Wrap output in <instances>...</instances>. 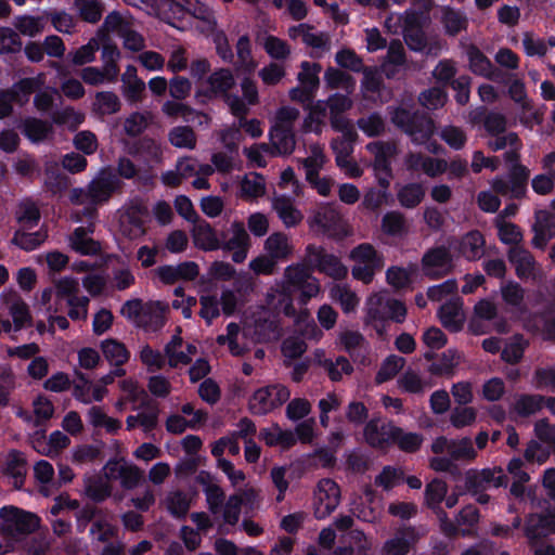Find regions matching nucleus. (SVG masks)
Returning a JSON list of instances; mask_svg holds the SVG:
<instances>
[{
	"label": "nucleus",
	"instance_id": "60",
	"mask_svg": "<svg viewBox=\"0 0 555 555\" xmlns=\"http://www.w3.org/2000/svg\"><path fill=\"white\" fill-rule=\"evenodd\" d=\"M321 66L317 63L302 62L300 64V72L297 75V79L300 86L309 88L315 92L319 88V74Z\"/></svg>",
	"mask_w": 555,
	"mask_h": 555
},
{
	"label": "nucleus",
	"instance_id": "35",
	"mask_svg": "<svg viewBox=\"0 0 555 555\" xmlns=\"http://www.w3.org/2000/svg\"><path fill=\"white\" fill-rule=\"evenodd\" d=\"M260 438L270 447L288 449L296 443L294 431L284 430L279 425H271L260 430Z\"/></svg>",
	"mask_w": 555,
	"mask_h": 555
},
{
	"label": "nucleus",
	"instance_id": "59",
	"mask_svg": "<svg viewBox=\"0 0 555 555\" xmlns=\"http://www.w3.org/2000/svg\"><path fill=\"white\" fill-rule=\"evenodd\" d=\"M261 44L269 56L275 60H286L292 52L287 42L275 36H264Z\"/></svg>",
	"mask_w": 555,
	"mask_h": 555
},
{
	"label": "nucleus",
	"instance_id": "63",
	"mask_svg": "<svg viewBox=\"0 0 555 555\" xmlns=\"http://www.w3.org/2000/svg\"><path fill=\"white\" fill-rule=\"evenodd\" d=\"M552 451L553 449L538 440H531L526 447L524 457L528 463L542 465L548 460Z\"/></svg>",
	"mask_w": 555,
	"mask_h": 555
},
{
	"label": "nucleus",
	"instance_id": "5",
	"mask_svg": "<svg viewBox=\"0 0 555 555\" xmlns=\"http://www.w3.org/2000/svg\"><path fill=\"white\" fill-rule=\"evenodd\" d=\"M119 188V180L117 177L105 170L100 173L90 182L88 190L74 189L70 193V201L73 204H98L108 199L111 194Z\"/></svg>",
	"mask_w": 555,
	"mask_h": 555
},
{
	"label": "nucleus",
	"instance_id": "6",
	"mask_svg": "<svg viewBox=\"0 0 555 555\" xmlns=\"http://www.w3.org/2000/svg\"><path fill=\"white\" fill-rule=\"evenodd\" d=\"M307 222L313 232L333 237L341 238L352 232L337 210L330 205H323L314 209L308 217Z\"/></svg>",
	"mask_w": 555,
	"mask_h": 555
},
{
	"label": "nucleus",
	"instance_id": "34",
	"mask_svg": "<svg viewBox=\"0 0 555 555\" xmlns=\"http://www.w3.org/2000/svg\"><path fill=\"white\" fill-rule=\"evenodd\" d=\"M186 351L183 350V341L180 336H173L171 341L166 346V354L170 366L177 367L188 364L193 356L196 354V347L186 345Z\"/></svg>",
	"mask_w": 555,
	"mask_h": 555
},
{
	"label": "nucleus",
	"instance_id": "17",
	"mask_svg": "<svg viewBox=\"0 0 555 555\" xmlns=\"http://www.w3.org/2000/svg\"><path fill=\"white\" fill-rule=\"evenodd\" d=\"M431 449L436 454L447 452L453 461L467 462L474 460L477 455L469 438L448 440L444 437H439L433 442Z\"/></svg>",
	"mask_w": 555,
	"mask_h": 555
},
{
	"label": "nucleus",
	"instance_id": "57",
	"mask_svg": "<svg viewBox=\"0 0 555 555\" xmlns=\"http://www.w3.org/2000/svg\"><path fill=\"white\" fill-rule=\"evenodd\" d=\"M326 162L323 150L318 144H312L309 150V156L301 160L306 172V179H312L313 176L319 173Z\"/></svg>",
	"mask_w": 555,
	"mask_h": 555
},
{
	"label": "nucleus",
	"instance_id": "49",
	"mask_svg": "<svg viewBox=\"0 0 555 555\" xmlns=\"http://www.w3.org/2000/svg\"><path fill=\"white\" fill-rule=\"evenodd\" d=\"M118 72L117 65H104L103 69L86 67L81 72V78L86 83L100 85L105 81H115Z\"/></svg>",
	"mask_w": 555,
	"mask_h": 555
},
{
	"label": "nucleus",
	"instance_id": "20",
	"mask_svg": "<svg viewBox=\"0 0 555 555\" xmlns=\"http://www.w3.org/2000/svg\"><path fill=\"white\" fill-rule=\"evenodd\" d=\"M334 129L341 133L340 138L333 140L332 147L336 156V164H345L344 159L349 158L352 152V143L356 132L347 119H335Z\"/></svg>",
	"mask_w": 555,
	"mask_h": 555
},
{
	"label": "nucleus",
	"instance_id": "52",
	"mask_svg": "<svg viewBox=\"0 0 555 555\" xmlns=\"http://www.w3.org/2000/svg\"><path fill=\"white\" fill-rule=\"evenodd\" d=\"M164 505L172 516L183 517L190 509L191 500L181 491H170L164 500Z\"/></svg>",
	"mask_w": 555,
	"mask_h": 555
},
{
	"label": "nucleus",
	"instance_id": "45",
	"mask_svg": "<svg viewBox=\"0 0 555 555\" xmlns=\"http://www.w3.org/2000/svg\"><path fill=\"white\" fill-rule=\"evenodd\" d=\"M466 55L469 62L472 72L476 75L492 79L494 69L488 57L476 47H468Z\"/></svg>",
	"mask_w": 555,
	"mask_h": 555
},
{
	"label": "nucleus",
	"instance_id": "53",
	"mask_svg": "<svg viewBox=\"0 0 555 555\" xmlns=\"http://www.w3.org/2000/svg\"><path fill=\"white\" fill-rule=\"evenodd\" d=\"M8 310L12 318V330L15 332L30 323L31 317L28 307L21 298L13 296V300L8 307Z\"/></svg>",
	"mask_w": 555,
	"mask_h": 555
},
{
	"label": "nucleus",
	"instance_id": "19",
	"mask_svg": "<svg viewBox=\"0 0 555 555\" xmlns=\"http://www.w3.org/2000/svg\"><path fill=\"white\" fill-rule=\"evenodd\" d=\"M423 271L433 279L447 274L451 269V256L443 247L433 248L423 257Z\"/></svg>",
	"mask_w": 555,
	"mask_h": 555
},
{
	"label": "nucleus",
	"instance_id": "31",
	"mask_svg": "<svg viewBox=\"0 0 555 555\" xmlns=\"http://www.w3.org/2000/svg\"><path fill=\"white\" fill-rule=\"evenodd\" d=\"M251 333L249 326H246L241 333L240 327L235 323H230L227 327V335H220L217 338V341L220 345L228 344L229 350L233 356L242 354L247 348V344L243 343V340L247 339V336Z\"/></svg>",
	"mask_w": 555,
	"mask_h": 555
},
{
	"label": "nucleus",
	"instance_id": "38",
	"mask_svg": "<svg viewBox=\"0 0 555 555\" xmlns=\"http://www.w3.org/2000/svg\"><path fill=\"white\" fill-rule=\"evenodd\" d=\"M509 260L515 266L516 273L521 279L535 276V262L529 251L513 247L509 250Z\"/></svg>",
	"mask_w": 555,
	"mask_h": 555
},
{
	"label": "nucleus",
	"instance_id": "62",
	"mask_svg": "<svg viewBox=\"0 0 555 555\" xmlns=\"http://www.w3.org/2000/svg\"><path fill=\"white\" fill-rule=\"evenodd\" d=\"M475 478L483 489L499 488L507 485V477L501 467L483 469Z\"/></svg>",
	"mask_w": 555,
	"mask_h": 555
},
{
	"label": "nucleus",
	"instance_id": "15",
	"mask_svg": "<svg viewBox=\"0 0 555 555\" xmlns=\"http://www.w3.org/2000/svg\"><path fill=\"white\" fill-rule=\"evenodd\" d=\"M106 480H119L121 486L126 489L135 488L142 477V470L132 463L125 460H114L107 462L103 468Z\"/></svg>",
	"mask_w": 555,
	"mask_h": 555
},
{
	"label": "nucleus",
	"instance_id": "8",
	"mask_svg": "<svg viewBox=\"0 0 555 555\" xmlns=\"http://www.w3.org/2000/svg\"><path fill=\"white\" fill-rule=\"evenodd\" d=\"M79 282L73 276H62L53 281L52 287L41 292L40 302L46 306L47 312H59L63 301H68L78 296Z\"/></svg>",
	"mask_w": 555,
	"mask_h": 555
},
{
	"label": "nucleus",
	"instance_id": "3",
	"mask_svg": "<svg viewBox=\"0 0 555 555\" xmlns=\"http://www.w3.org/2000/svg\"><path fill=\"white\" fill-rule=\"evenodd\" d=\"M392 121L408 133L416 144H424L428 152L438 153L440 145L431 141L435 131L433 120L424 115L411 114L404 108H398L392 114Z\"/></svg>",
	"mask_w": 555,
	"mask_h": 555
},
{
	"label": "nucleus",
	"instance_id": "56",
	"mask_svg": "<svg viewBox=\"0 0 555 555\" xmlns=\"http://www.w3.org/2000/svg\"><path fill=\"white\" fill-rule=\"evenodd\" d=\"M43 85L44 75L39 74L37 77L21 80L20 82L13 86L10 92L14 94V99L16 102L23 104L24 102L28 101L29 95L33 93L35 89L40 88Z\"/></svg>",
	"mask_w": 555,
	"mask_h": 555
},
{
	"label": "nucleus",
	"instance_id": "2",
	"mask_svg": "<svg viewBox=\"0 0 555 555\" xmlns=\"http://www.w3.org/2000/svg\"><path fill=\"white\" fill-rule=\"evenodd\" d=\"M160 10L166 22L177 28L186 25L199 31H211L216 25L214 13L198 0H162Z\"/></svg>",
	"mask_w": 555,
	"mask_h": 555
},
{
	"label": "nucleus",
	"instance_id": "48",
	"mask_svg": "<svg viewBox=\"0 0 555 555\" xmlns=\"http://www.w3.org/2000/svg\"><path fill=\"white\" fill-rule=\"evenodd\" d=\"M485 240L478 231L467 233L460 246V253L468 260H476L483 254Z\"/></svg>",
	"mask_w": 555,
	"mask_h": 555
},
{
	"label": "nucleus",
	"instance_id": "40",
	"mask_svg": "<svg viewBox=\"0 0 555 555\" xmlns=\"http://www.w3.org/2000/svg\"><path fill=\"white\" fill-rule=\"evenodd\" d=\"M162 111L168 117L181 116L188 122L197 119L198 125L208 124V117L206 115L197 113L178 101H166L162 106Z\"/></svg>",
	"mask_w": 555,
	"mask_h": 555
},
{
	"label": "nucleus",
	"instance_id": "16",
	"mask_svg": "<svg viewBox=\"0 0 555 555\" xmlns=\"http://www.w3.org/2000/svg\"><path fill=\"white\" fill-rule=\"evenodd\" d=\"M366 149L374 155L373 168L379 184L387 189L390 177V159L396 155L397 149L392 143L372 142Z\"/></svg>",
	"mask_w": 555,
	"mask_h": 555
},
{
	"label": "nucleus",
	"instance_id": "61",
	"mask_svg": "<svg viewBox=\"0 0 555 555\" xmlns=\"http://www.w3.org/2000/svg\"><path fill=\"white\" fill-rule=\"evenodd\" d=\"M527 535L545 534L555 531V514L548 516L531 515L527 524Z\"/></svg>",
	"mask_w": 555,
	"mask_h": 555
},
{
	"label": "nucleus",
	"instance_id": "9",
	"mask_svg": "<svg viewBox=\"0 0 555 555\" xmlns=\"http://www.w3.org/2000/svg\"><path fill=\"white\" fill-rule=\"evenodd\" d=\"M38 525L39 518L33 513L11 505L0 509V530L7 535L30 533Z\"/></svg>",
	"mask_w": 555,
	"mask_h": 555
},
{
	"label": "nucleus",
	"instance_id": "4",
	"mask_svg": "<svg viewBox=\"0 0 555 555\" xmlns=\"http://www.w3.org/2000/svg\"><path fill=\"white\" fill-rule=\"evenodd\" d=\"M404 305L391 299L385 292L371 295L365 302V322L371 324L379 334L383 333L382 324L386 320L402 322L405 318Z\"/></svg>",
	"mask_w": 555,
	"mask_h": 555
},
{
	"label": "nucleus",
	"instance_id": "50",
	"mask_svg": "<svg viewBox=\"0 0 555 555\" xmlns=\"http://www.w3.org/2000/svg\"><path fill=\"white\" fill-rule=\"evenodd\" d=\"M387 281L396 288L408 287L417 276V267L410 266L408 268L392 267L387 270Z\"/></svg>",
	"mask_w": 555,
	"mask_h": 555
},
{
	"label": "nucleus",
	"instance_id": "26",
	"mask_svg": "<svg viewBox=\"0 0 555 555\" xmlns=\"http://www.w3.org/2000/svg\"><path fill=\"white\" fill-rule=\"evenodd\" d=\"M402 17L399 15H390L385 21V26L391 33H398L399 29H402L404 34V39L406 44L411 50L421 51L425 47V37L422 31L415 30L412 27H409V18L403 20V24L397 25V23H401Z\"/></svg>",
	"mask_w": 555,
	"mask_h": 555
},
{
	"label": "nucleus",
	"instance_id": "58",
	"mask_svg": "<svg viewBox=\"0 0 555 555\" xmlns=\"http://www.w3.org/2000/svg\"><path fill=\"white\" fill-rule=\"evenodd\" d=\"M35 261L38 264L46 262L50 273H59L68 266L69 257L60 250H51L35 256Z\"/></svg>",
	"mask_w": 555,
	"mask_h": 555
},
{
	"label": "nucleus",
	"instance_id": "30",
	"mask_svg": "<svg viewBox=\"0 0 555 555\" xmlns=\"http://www.w3.org/2000/svg\"><path fill=\"white\" fill-rule=\"evenodd\" d=\"M405 166L411 170H423L429 177H437L448 169L447 162L423 157L420 154H410L405 159Z\"/></svg>",
	"mask_w": 555,
	"mask_h": 555
},
{
	"label": "nucleus",
	"instance_id": "28",
	"mask_svg": "<svg viewBox=\"0 0 555 555\" xmlns=\"http://www.w3.org/2000/svg\"><path fill=\"white\" fill-rule=\"evenodd\" d=\"M533 230L532 244L542 248L550 238L555 236V215L544 210L538 211Z\"/></svg>",
	"mask_w": 555,
	"mask_h": 555
},
{
	"label": "nucleus",
	"instance_id": "18",
	"mask_svg": "<svg viewBox=\"0 0 555 555\" xmlns=\"http://www.w3.org/2000/svg\"><path fill=\"white\" fill-rule=\"evenodd\" d=\"M271 206L286 228H295L304 220V215L295 205L294 199L286 195L274 194L271 198Z\"/></svg>",
	"mask_w": 555,
	"mask_h": 555
},
{
	"label": "nucleus",
	"instance_id": "36",
	"mask_svg": "<svg viewBox=\"0 0 555 555\" xmlns=\"http://www.w3.org/2000/svg\"><path fill=\"white\" fill-rule=\"evenodd\" d=\"M264 249L275 261L286 259L293 251V245L288 236L282 232H275L268 236Z\"/></svg>",
	"mask_w": 555,
	"mask_h": 555
},
{
	"label": "nucleus",
	"instance_id": "24",
	"mask_svg": "<svg viewBox=\"0 0 555 555\" xmlns=\"http://www.w3.org/2000/svg\"><path fill=\"white\" fill-rule=\"evenodd\" d=\"M398 434H400V428L378 421H371L364 429L366 441L377 448H384L391 443Z\"/></svg>",
	"mask_w": 555,
	"mask_h": 555
},
{
	"label": "nucleus",
	"instance_id": "43",
	"mask_svg": "<svg viewBox=\"0 0 555 555\" xmlns=\"http://www.w3.org/2000/svg\"><path fill=\"white\" fill-rule=\"evenodd\" d=\"M208 89L206 91L207 96L224 95L234 83V77L228 69H220L211 74L207 82Z\"/></svg>",
	"mask_w": 555,
	"mask_h": 555
},
{
	"label": "nucleus",
	"instance_id": "54",
	"mask_svg": "<svg viewBox=\"0 0 555 555\" xmlns=\"http://www.w3.org/2000/svg\"><path fill=\"white\" fill-rule=\"evenodd\" d=\"M327 105L323 101H317L309 108V114L305 118L304 127L309 132H321L322 126L326 119Z\"/></svg>",
	"mask_w": 555,
	"mask_h": 555
},
{
	"label": "nucleus",
	"instance_id": "51",
	"mask_svg": "<svg viewBox=\"0 0 555 555\" xmlns=\"http://www.w3.org/2000/svg\"><path fill=\"white\" fill-rule=\"evenodd\" d=\"M44 21L42 17L33 15H20L14 18L13 25L23 36L36 37L44 29Z\"/></svg>",
	"mask_w": 555,
	"mask_h": 555
},
{
	"label": "nucleus",
	"instance_id": "39",
	"mask_svg": "<svg viewBox=\"0 0 555 555\" xmlns=\"http://www.w3.org/2000/svg\"><path fill=\"white\" fill-rule=\"evenodd\" d=\"M415 540L416 537L414 531L412 529H404L397 533L393 538L386 541L383 547V554L405 555Z\"/></svg>",
	"mask_w": 555,
	"mask_h": 555
},
{
	"label": "nucleus",
	"instance_id": "11",
	"mask_svg": "<svg viewBox=\"0 0 555 555\" xmlns=\"http://www.w3.org/2000/svg\"><path fill=\"white\" fill-rule=\"evenodd\" d=\"M340 502V489L338 485L328 478L318 482L314 491V515L319 519L331 515Z\"/></svg>",
	"mask_w": 555,
	"mask_h": 555
},
{
	"label": "nucleus",
	"instance_id": "46",
	"mask_svg": "<svg viewBox=\"0 0 555 555\" xmlns=\"http://www.w3.org/2000/svg\"><path fill=\"white\" fill-rule=\"evenodd\" d=\"M270 143L274 150L273 154L287 155L295 149L293 130L271 128L269 131Z\"/></svg>",
	"mask_w": 555,
	"mask_h": 555
},
{
	"label": "nucleus",
	"instance_id": "21",
	"mask_svg": "<svg viewBox=\"0 0 555 555\" xmlns=\"http://www.w3.org/2000/svg\"><path fill=\"white\" fill-rule=\"evenodd\" d=\"M92 233V225L76 228L67 238L69 248L85 256L96 255L101 249V245L98 241L93 240Z\"/></svg>",
	"mask_w": 555,
	"mask_h": 555
},
{
	"label": "nucleus",
	"instance_id": "37",
	"mask_svg": "<svg viewBox=\"0 0 555 555\" xmlns=\"http://www.w3.org/2000/svg\"><path fill=\"white\" fill-rule=\"evenodd\" d=\"M70 443L69 438L62 431H53L48 440H36L34 448L42 455L55 457L59 453L68 447Z\"/></svg>",
	"mask_w": 555,
	"mask_h": 555
},
{
	"label": "nucleus",
	"instance_id": "29",
	"mask_svg": "<svg viewBox=\"0 0 555 555\" xmlns=\"http://www.w3.org/2000/svg\"><path fill=\"white\" fill-rule=\"evenodd\" d=\"M242 90L244 96L243 100L236 95H227L225 98L231 112L236 116L246 114L248 106L255 104L258 100V91L253 81L245 79L242 82Z\"/></svg>",
	"mask_w": 555,
	"mask_h": 555
},
{
	"label": "nucleus",
	"instance_id": "14",
	"mask_svg": "<svg viewBox=\"0 0 555 555\" xmlns=\"http://www.w3.org/2000/svg\"><path fill=\"white\" fill-rule=\"evenodd\" d=\"M249 247L250 237L244 227V223L241 221H233L224 235V242L221 243L220 248L233 251L232 260L236 263H241L246 259Z\"/></svg>",
	"mask_w": 555,
	"mask_h": 555
},
{
	"label": "nucleus",
	"instance_id": "55",
	"mask_svg": "<svg viewBox=\"0 0 555 555\" xmlns=\"http://www.w3.org/2000/svg\"><path fill=\"white\" fill-rule=\"evenodd\" d=\"M544 405V398L539 395H522L516 398L513 411L519 416L537 413Z\"/></svg>",
	"mask_w": 555,
	"mask_h": 555
},
{
	"label": "nucleus",
	"instance_id": "64",
	"mask_svg": "<svg viewBox=\"0 0 555 555\" xmlns=\"http://www.w3.org/2000/svg\"><path fill=\"white\" fill-rule=\"evenodd\" d=\"M424 194V189L421 184L410 183L399 190L398 199L403 207L412 208L422 202Z\"/></svg>",
	"mask_w": 555,
	"mask_h": 555
},
{
	"label": "nucleus",
	"instance_id": "33",
	"mask_svg": "<svg viewBox=\"0 0 555 555\" xmlns=\"http://www.w3.org/2000/svg\"><path fill=\"white\" fill-rule=\"evenodd\" d=\"M439 318L444 327L453 332L460 331L465 322L462 301L457 299L441 306Z\"/></svg>",
	"mask_w": 555,
	"mask_h": 555
},
{
	"label": "nucleus",
	"instance_id": "22",
	"mask_svg": "<svg viewBox=\"0 0 555 555\" xmlns=\"http://www.w3.org/2000/svg\"><path fill=\"white\" fill-rule=\"evenodd\" d=\"M529 177V170L524 166H515L513 171L508 178L505 179H495L492 182V188L495 192L501 194H511L512 196H520L526 186V182Z\"/></svg>",
	"mask_w": 555,
	"mask_h": 555
},
{
	"label": "nucleus",
	"instance_id": "27",
	"mask_svg": "<svg viewBox=\"0 0 555 555\" xmlns=\"http://www.w3.org/2000/svg\"><path fill=\"white\" fill-rule=\"evenodd\" d=\"M360 502H352V512L364 521H375L380 514V504L371 488H365Z\"/></svg>",
	"mask_w": 555,
	"mask_h": 555
},
{
	"label": "nucleus",
	"instance_id": "7",
	"mask_svg": "<svg viewBox=\"0 0 555 555\" xmlns=\"http://www.w3.org/2000/svg\"><path fill=\"white\" fill-rule=\"evenodd\" d=\"M352 275L365 284L373 281L374 274L383 267V260L370 244H361L350 251Z\"/></svg>",
	"mask_w": 555,
	"mask_h": 555
},
{
	"label": "nucleus",
	"instance_id": "10",
	"mask_svg": "<svg viewBox=\"0 0 555 555\" xmlns=\"http://www.w3.org/2000/svg\"><path fill=\"white\" fill-rule=\"evenodd\" d=\"M289 397V390L283 385L262 387L249 399V410L254 414L263 415L282 405Z\"/></svg>",
	"mask_w": 555,
	"mask_h": 555
},
{
	"label": "nucleus",
	"instance_id": "47",
	"mask_svg": "<svg viewBox=\"0 0 555 555\" xmlns=\"http://www.w3.org/2000/svg\"><path fill=\"white\" fill-rule=\"evenodd\" d=\"M266 194L264 178L256 172L246 175L241 182V196L247 201L257 199Z\"/></svg>",
	"mask_w": 555,
	"mask_h": 555
},
{
	"label": "nucleus",
	"instance_id": "41",
	"mask_svg": "<svg viewBox=\"0 0 555 555\" xmlns=\"http://www.w3.org/2000/svg\"><path fill=\"white\" fill-rule=\"evenodd\" d=\"M198 481L203 485L206 502L212 514H218L224 499L222 489L211 480L209 475L199 474Z\"/></svg>",
	"mask_w": 555,
	"mask_h": 555
},
{
	"label": "nucleus",
	"instance_id": "13",
	"mask_svg": "<svg viewBox=\"0 0 555 555\" xmlns=\"http://www.w3.org/2000/svg\"><path fill=\"white\" fill-rule=\"evenodd\" d=\"M291 39H301V41L311 49V56L320 57L330 50V37L325 33L315 30L308 24H299L288 28Z\"/></svg>",
	"mask_w": 555,
	"mask_h": 555
},
{
	"label": "nucleus",
	"instance_id": "25",
	"mask_svg": "<svg viewBox=\"0 0 555 555\" xmlns=\"http://www.w3.org/2000/svg\"><path fill=\"white\" fill-rule=\"evenodd\" d=\"M77 377L73 387V396L81 403L90 404L93 401H102L107 395V389H103L102 385L92 383L82 374H77Z\"/></svg>",
	"mask_w": 555,
	"mask_h": 555
},
{
	"label": "nucleus",
	"instance_id": "12",
	"mask_svg": "<svg viewBox=\"0 0 555 555\" xmlns=\"http://www.w3.org/2000/svg\"><path fill=\"white\" fill-rule=\"evenodd\" d=\"M307 260L311 264L334 280H343L347 276L348 269L338 257L327 254L322 247L310 245L307 247Z\"/></svg>",
	"mask_w": 555,
	"mask_h": 555
},
{
	"label": "nucleus",
	"instance_id": "23",
	"mask_svg": "<svg viewBox=\"0 0 555 555\" xmlns=\"http://www.w3.org/2000/svg\"><path fill=\"white\" fill-rule=\"evenodd\" d=\"M198 273V266L194 261H185L177 266H162L156 270L159 280L166 284H172L181 280L192 281Z\"/></svg>",
	"mask_w": 555,
	"mask_h": 555
},
{
	"label": "nucleus",
	"instance_id": "42",
	"mask_svg": "<svg viewBox=\"0 0 555 555\" xmlns=\"http://www.w3.org/2000/svg\"><path fill=\"white\" fill-rule=\"evenodd\" d=\"M330 298L339 304L345 313L353 312L359 305L357 294L347 285L334 284L330 288Z\"/></svg>",
	"mask_w": 555,
	"mask_h": 555
},
{
	"label": "nucleus",
	"instance_id": "32",
	"mask_svg": "<svg viewBox=\"0 0 555 555\" xmlns=\"http://www.w3.org/2000/svg\"><path fill=\"white\" fill-rule=\"evenodd\" d=\"M194 245L199 249L210 251L221 247V242L216 231L207 222H199L192 229Z\"/></svg>",
	"mask_w": 555,
	"mask_h": 555
},
{
	"label": "nucleus",
	"instance_id": "44",
	"mask_svg": "<svg viewBox=\"0 0 555 555\" xmlns=\"http://www.w3.org/2000/svg\"><path fill=\"white\" fill-rule=\"evenodd\" d=\"M101 350L104 358L112 365H122L129 360L130 353L126 346L113 338L105 339L101 343Z\"/></svg>",
	"mask_w": 555,
	"mask_h": 555
},
{
	"label": "nucleus",
	"instance_id": "1",
	"mask_svg": "<svg viewBox=\"0 0 555 555\" xmlns=\"http://www.w3.org/2000/svg\"><path fill=\"white\" fill-rule=\"evenodd\" d=\"M295 291L300 292V302L302 305L317 297L321 292L319 280L312 276L309 270L301 264H292L285 269L281 284L268 293V305L286 315L293 314L292 296Z\"/></svg>",
	"mask_w": 555,
	"mask_h": 555
}]
</instances>
